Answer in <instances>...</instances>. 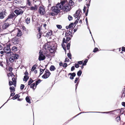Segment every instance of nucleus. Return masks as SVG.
I'll return each instance as SVG.
<instances>
[{"label":"nucleus","mask_w":125,"mask_h":125,"mask_svg":"<svg viewBox=\"0 0 125 125\" xmlns=\"http://www.w3.org/2000/svg\"><path fill=\"white\" fill-rule=\"evenodd\" d=\"M72 9L71 7L68 4H66L64 6H63L62 9L65 11L67 12L70 10Z\"/></svg>","instance_id":"nucleus-1"},{"label":"nucleus","mask_w":125,"mask_h":125,"mask_svg":"<svg viewBox=\"0 0 125 125\" xmlns=\"http://www.w3.org/2000/svg\"><path fill=\"white\" fill-rule=\"evenodd\" d=\"M51 74V73L49 70L47 69H46L45 71V73L42 76V77L44 79H46L48 78Z\"/></svg>","instance_id":"nucleus-2"},{"label":"nucleus","mask_w":125,"mask_h":125,"mask_svg":"<svg viewBox=\"0 0 125 125\" xmlns=\"http://www.w3.org/2000/svg\"><path fill=\"white\" fill-rule=\"evenodd\" d=\"M125 108H121L120 109H119V110L116 109L115 110L113 111H112L109 112H87L88 113H106V114H108L110 113V112H113L115 111H118L119 110H120V113H121V112L122 111L124 110Z\"/></svg>","instance_id":"nucleus-3"},{"label":"nucleus","mask_w":125,"mask_h":125,"mask_svg":"<svg viewBox=\"0 0 125 125\" xmlns=\"http://www.w3.org/2000/svg\"><path fill=\"white\" fill-rule=\"evenodd\" d=\"M38 12L40 14L42 15H44L45 13V9L42 6H40Z\"/></svg>","instance_id":"nucleus-4"},{"label":"nucleus","mask_w":125,"mask_h":125,"mask_svg":"<svg viewBox=\"0 0 125 125\" xmlns=\"http://www.w3.org/2000/svg\"><path fill=\"white\" fill-rule=\"evenodd\" d=\"M39 53L40 55L38 58L39 60L40 61L44 60L46 58L45 56L42 54V52L40 51Z\"/></svg>","instance_id":"nucleus-5"},{"label":"nucleus","mask_w":125,"mask_h":125,"mask_svg":"<svg viewBox=\"0 0 125 125\" xmlns=\"http://www.w3.org/2000/svg\"><path fill=\"white\" fill-rule=\"evenodd\" d=\"M15 16H16V15L13 12L11 14H10L8 15L7 18L4 21V22H6L8 21L9 19H12Z\"/></svg>","instance_id":"nucleus-6"},{"label":"nucleus","mask_w":125,"mask_h":125,"mask_svg":"<svg viewBox=\"0 0 125 125\" xmlns=\"http://www.w3.org/2000/svg\"><path fill=\"white\" fill-rule=\"evenodd\" d=\"M6 13V10H4V11L2 10V11L0 12V19H3L5 16V13Z\"/></svg>","instance_id":"nucleus-7"},{"label":"nucleus","mask_w":125,"mask_h":125,"mask_svg":"<svg viewBox=\"0 0 125 125\" xmlns=\"http://www.w3.org/2000/svg\"><path fill=\"white\" fill-rule=\"evenodd\" d=\"M10 25L8 23H5L2 27V28L3 30L6 29Z\"/></svg>","instance_id":"nucleus-8"},{"label":"nucleus","mask_w":125,"mask_h":125,"mask_svg":"<svg viewBox=\"0 0 125 125\" xmlns=\"http://www.w3.org/2000/svg\"><path fill=\"white\" fill-rule=\"evenodd\" d=\"M68 75H70L71 76L70 77V79L71 80H73L74 79V78L75 77L76 74L75 73H70L68 74Z\"/></svg>","instance_id":"nucleus-9"},{"label":"nucleus","mask_w":125,"mask_h":125,"mask_svg":"<svg viewBox=\"0 0 125 125\" xmlns=\"http://www.w3.org/2000/svg\"><path fill=\"white\" fill-rule=\"evenodd\" d=\"M73 30V29L72 28L71 31H70V30H67V32H66L65 33V36L68 37L70 35V34H72Z\"/></svg>","instance_id":"nucleus-10"},{"label":"nucleus","mask_w":125,"mask_h":125,"mask_svg":"<svg viewBox=\"0 0 125 125\" xmlns=\"http://www.w3.org/2000/svg\"><path fill=\"white\" fill-rule=\"evenodd\" d=\"M80 112V113H79V114H77V115H76L75 116H74L73 117H72V118H71V119L70 120H68L67 122H66L65 123V124H67L68 123L69 121H70L71 120H72L73 118H74L75 117H76V116H77L78 115H79L80 114H81L82 113H88V112Z\"/></svg>","instance_id":"nucleus-11"},{"label":"nucleus","mask_w":125,"mask_h":125,"mask_svg":"<svg viewBox=\"0 0 125 125\" xmlns=\"http://www.w3.org/2000/svg\"><path fill=\"white\" fill-rule=\"evenodd\" d=\"M55 47L53 46L52 48H50L49 50L50 52L51 53H53L55 51Z\"/></svg>","instance_id":"nucleus-12"},{"label":"nucleus","mask_w":125,"mask_h":125,"mask_svg":"<svg viewBox=\"0 0 125 125\" xmlns=\"http://www.w3.org/2000/svg\"><path fill=\"white\" fill-rule=\"evenodd\" d=\"M64 43H67V42H66L65 38H63L62 40V41L61 44V45L62 47H65V46L64 44Z\"/></svg>","instance_id":"nucleus-13"},{"label":"nucleus","mask_w":125,"mask_h":125,"mask_svg":"<svg viewBox=\"0 0 125 125\" xmlns=\"http://www.w3.org/2000/svg\"><path fill=\"white\" fill-rule=\"evenodd\" d=\"M52 11L57 14L60 11V10H59L58 8L55 7V9H54Z\"/></svg>","instance_id":"nucleus-14"},{"label":"nucleus","mask_w":125,"mask_h":125,"mask_svg":"<svg viewBox=\"0 0 125 125\" xmlns=\"http://www.w3.org/2000/svg\"><path fill=\"white\" fill-rule=\"evenodd\" d=\"M81 12V10L80 9H79L78 10L76 11L75 13V15L77 16H78L80 13V12Z\"/></svg>","instance_id":"nucleus-15"},{"label":"nucleus","mask_w":125,"mask_h":125,"mask_svg":"<svg viewBox=\"0 0 125 125\" xmlns=\"http://www.w3.org/2000/svg\"><path fill=\"white\" fill-rule=\"evenodd\" d=\"M22 32L19 29H18V32L17 34V36L18 37L21 36L22 34Z\"/></svg>","instance_id":"nucleus-16"},{"label":"nucleus","mask_w":125,"mask_h":125,"mask_svg":"<svg viewBox=\"0 0 125 125\" xmlns=\"http://www.w3.org/2000/svg\"><path fill=\"white\" fill-rule=\"evenodd\" d=\"M52 34V31L50 30L46 34V36L47 37L50 36Z\"/></svg>","instance_id":"nucleus-17"},{"label":"nucleus","mask_w":125,"mask_h":125,"mask_svg":"<svg viewBox=\"0 0 125 125\" xmlns=\"http://www.w3.org/2000/svg\"><path fill=\"white\" fill-rule=\"evenodd\" d=\"M26 102L30 104L31 103V100L28 96L26 97L25 98Z\"/></svg>","instance_id":"nucleus-18"},{"label":"nucleus","mask_w":125,"mask_h":125,"mask_svg":"<svg viewBox=\"0 0 125 125\" xmlns=\"http://www.w3.org/2000/svg\"><path fill=\"white\" fill-rule=\"evenodd\" d=\"M7 47L6 48L5 47L3 49L4 50H6V51H11V49L10 48V46L9 45H7Z\"/></svg>","instance_id":"nucleus-19"},{"label":"nucleus","mask_w":125,"mask_h":125,"mask_svg":"<svg viewBox=\"0 0 125 125\" xmlns=\"http://www.w3.org/2000/svg\"><path fill=\"white\" fill-rule=\"evenodd\" d=\"M20 97V96L18 94H17L15 95L12 98L13 100H14Z\"/></svg>","instance_id":"nucleus-20"},{"label":"nucleus","mask_w":125,"mask_h":125,"mask_svg":"<svg viewBox=\"0 0 125 125\" xmlns=\"http://www.w3.org/2000/svg\"><path fill=\"white\" fill-rule=\"evenodd\" d=\"M34 81L31 78H30L28 82V85H31L32 83Z\"/></svg>","instance_id":"nucleus-21"},{"label":"nucleus","mask_w":125,"mask_h":125,"mask_svg":"<svg viewBox=\"0 0 125 125\" xmlns=\"http://www.w3.org/2000/svg\"><path fill=\"white\" fill-rule=\"evenodd\" d=\"M19 42V41L17 39H14L13 40V43L15 44H18Z\"/></svg>","instance_id":"nucleus-22"},{"label":"nucleus","mask_w":125,"mask_h":125,"mask_svg":"<svg viewBox=\"0 0 125 125\" xmlns=\"http://www.w3.org/2000/svg\"><path fill=\"white\" fill-rule=\"evenodd\" d=\"M68 4L71 6L73 5L74 4V3L72 0H70Z\"/></svg>","instance_id":"nucleus-23"},{"label":"nucleus","mask_w":125,"mask_h":125,"mask_svg":"<svg viewBox=\"0 0 125 125\" xmlns=\"http://www.w3.org/2000/svg\"><path fill=\"white\" fill-rule=\"evenodd\" d=\"M30 9L31 10H36L37 9V6L36 5L35 6H31V7Z\"/></svg>","instance_id":"nucleus-24"},{"label":"nucleus","mask_w":125,"mask_h":125,"mask_svg":"<svg viewBox=\"0 0 125 125\" xmlns=\"http://www.w3.org/2000/svg\"><path fill=\"white\" fill-rule=\"evenodd\" d=\"M62 7L61 3H59L56 5V8H59L60 9H62Z\"/></svg>","instance_id":"nucleus-25"},{"label":"nucleus","mask_w":125,"mask_h":125,"mask_svg":"<svg viewBox=\"0 0 125 125\" xmlns=\"http://www.w3.org/2000/svg\"><path fill=\"white\" fill-rule=\"evenodd\" d=\"M55 69V67L53 65H51L50 68V70L51 71H54Z\"/></svg>","instance_id":"nucleus-26"},{"label":"nucleus","mask_w":125,"mask_h":125,"mask_svg":"<svg viewBox=\"0 0 125 125\" xmlns=\"http://www.w3.org/2000/svg\"><path fill=\"white\" fill-rule=\"evenodd\" d=\"M9 89L10 90V92L11 93L12 92H14L15 91V88L13 86L10 87Z\"/></svg>","instance_id":"nucleus-27"},{"label":"nucleus","mask_w":125,"mask_h":125,"mask_svg":"<svg viewBox=\"0 0 125 125\" xmlns=\"http://www.w3.org/2000/svg\"><path fill=\"white\" fill-rule=\"evenodd\" d=\"M45 68L43 69H42L41 68H40V75H39V77H40V76L42 74V73H43V72H44V71L45 70Z\"/></svg>","instance_id":"nucleus-28"},{"label":"nucleus","mask_w":125,"mask_h":125,"mask_svg":"<svg viewBox=\"0 0 125 125\" xmlns=\"http://www.w3.org/2000/svg\"><path fill=\"white\" fill-rule=\"evenodd\" d=\"M37 66V65L36 64L34 65L31 68V71H34L36 69Z\"/></svg>","instance_id":"nucleus-29"},{"label":"nucleus","mask_w":125,"mask_h":125,"mask_svg":"<svg viewBox=\"0 0 125 125\" xmlns=\"http://www.w3.org/2000/svg\"><path fill=\"white\" fill-rule=\"evenodd\" d=\"M42 81L40 79H39L37 81H36L35 82V84H36V86L38 84L40 83Z\"/></svg>","instance_id":"nucleus-30"},{"label":"nucleus","mask_w":125,"mask_h":125,"mask_svg":"<svg viewBox=\"0 0 125 125\" xmlns=\"http://www.w3.org/2000/svg\"><path fill=\"white\" fill-rule=\"evenodd\" d=\"M29 77L28 76H26V75H25L24 77V78L23 79V80L25 81L26 82L27 81V80L29 79Z\"/></svg>","instance_id":"nucleus-31"},{"label":"nucleus","mask_w":125,"mask_h":125,"mask_svg":"<svg viewBox=\"0 0 125 125\" xmlns=\"http://www.w3.org/2000/svg\"><path fill=\"white\" fill-rule=\"evenodd\" d=\"M30 18L29 17H28L25 20V22L27 24H28L30 22Z\"/></svg>","instance_id":"nucleus-32"},{"label":"nucleus","mask_w":125,"mask_h":125,"mask_svg":"<svg viewBox=\"0 0 125 125\" xmlns=\"http://www.w3.org/2000/svg\"><path fill=\"white\" fill-rule=\"evenodd\" d=\"M14 12L17 15L21 14L19 12V10H18L16 9L14 11Z\"/></svg>","instance_id":"nucleus-33"},{"label":"nucleus","mask_w":125,"mask_h":125,"mask_svg":"<svg viewBox=\"0 0 125 125\" xmlns=\"http://www.w3.org/2000/svg\"><path fill=\"white\" fill-rule=\"evenodd\" d=\"M82 73V72L81 70H80L78 71L77 72V75L79 76H80Z\"/></svg>","instance_id":"nucleus-34"},{"label":"nucleus","mask_w":125,"mask_h":125,"mask_svg":"<svg viewBox=\"0 0 125 125\" xmlns=\"http://www.w3.org/2000/svg\"><path fill=\"white\" fill-rule=\"evenodd\" d=\"M15 60V58L14 57V56H11L9 58V61L11 62V61H12V62H12L14 61Z\"/></svg>","instance_id":"nucleus-35"},{"label":"nucleus","mask_w":125,"mask_h":125,"mask_svg":"<svg viewBox=\"0 0 125 125\" xmlns=\"http://www.w3.org/2000/svg\"><path fill=\"white\" fill-rule=\"evenodd\" d=\"M70 42H70L69 43H68L66 45V47L67 48V49L68 50H69L70 49Z\"/></svg>","instance_id":"nucleus-36"},{"label":"nucleus","mask_w":125,"mask_h":125,"mask_svg":"<svg viewBox=\"0 0 125 125\" xmlns=\"http://www.w3.org/2000/svg\"><path fill=\"white\" fill-rule=\"evenodd\" d=\"M35 85H36L35 83H34L32 84H31V85L30 87L31 88H32L34 90L35 89H34V86H35Z\"/></svg>","instance_id":"nucleus-37"},{"label":"nucleus","mask_w":125,"mask_h":125,"mask_svg":"<svg viewBox=\"0 0 125 125\" xmlns=\"http://www.w3.org/2000/svg\"><path fill=\"white\" fill-rule=\"evenodd\" d=\"M11 50L12 51L15 52L17 51V48L16 47L13 46Z\"/></svg>","instance_id":"nucleus-38"},{"label":"nucleus","mask_w":125,"mask_h":125,"mask_svg":"<svg viewBox=\"0 0 125 125\" xmlns=\"http://www.w3.org/2000/svg\"><path fill=\"white\" fill-rule=\"evenodd\" d=\"M80 18V17H78L77 19V20L75 21V22H74V24H76L78 23V21L79 20Z\"/></svg>","instance_id":"nucleus-39"},{"label":"nucleus","mask_w":125,"mask_h":125,"mask_svg":"<svg viewBox=\"0 0 125 125\" xmlns=\"http://www.w3.org/2000/svg\"><path fill=\"white\" fill-rule=\"evenodd\" d=\"M122 95H123L124 94H125L124 97H125V87L123 89L122 92Z\"/></svg>","instance_id":"nucleus-40"},{"label":"nucleus","mask_w":125,"mask_h":125,"mask_svg":"<svg viewBox=\"0 0 125 125\" xmlns=\"http://www.w3.org/2000/svg\"><path fill=\"white\" fill-rule=\"evenodd\" d=\"M88 60L87 59H85L83 63V64L84 65H86V63L88 62Z\"/></svg>","instance_id":"nucleus-41"},{"label":"nucleus","mask_w":125,"mask_h":125,"mask_svg":"<svg viewBox=\"0 0 125 125\" xmlns=\"http://www.w3.org/2000/svg\"><path fill=\"white\" fill-rule=\"evenodd\" d=\"M46 44L45 46L44 47V48L45 49H48L49 50L50 48L49 47V46L48 44L46 45Z\"/></svg>","instance_id":"nucleus-42"},{"label":"nucleus","mask_w":125,"mask_h":125,"mask_svg":"<svg viewBox=\"0 0 125 125\" xmlns=\"http://www.w3.org/2000/svg\"><path fill=\"white\" fill-rule=\"evenodd\" d=\"M68 19L69 21H71L73 20L72 17L70 15H69L68 17Z\"/></svg>","instance_id":"nucleus-43"},{"label":"nucleus","mask_w":125,"mask_h":125,"mask_svg":"<svg viewBox=\"0 0 125 125\" xmlns=\"http://www.w3.org/2000/svg\"><path fill=\"white\" fill-rule=\"evenodd\" d=\"M67 56L70 59H72V55L70 52H69V53H67Z\"/></svg>","instance_id":"nucleus-44"},{"label":"nucleus","mask_w":125,"mask_h":125,"mask_svg":"<svg viewBox=\"0 0 125 125\" xmlns=\"http://www.w3.org/2000/svg\"><path fill=\"white\" fill-rule=\"evenodd\" d=\"M65 0H63L62 1H61L60 3L62 5V6H63V5H64L65 3Z\"/></svg>","instance_id":"nucleus-45"},{"label":"nucleus","mask_w":125,"mask_h":125,"mask_svg":"<svg viewBox=\"0 0 125 125\" xmlns=\"http://www.w3.org/2000/svg\"><path fill=\"white\" fill-rule=\"evenodd\" d=\"M19 57V55L18 54H15L14 57L15 58V59H18Z\"/></svg>","instance_id":"nucleus-46"},{"label":"nucleus","mask_w":125,"mask_h":125,"mask_svg":"<svg viewBox=\"0 0 125 125\" xmlns=\"http://www.w3.org/2000/svg\"><path fill=\"white\" fill-rule=\"evenodd\" d=\"M116 120L117 122H118L120 120V116H119L117 117L116 118Z\"/></svg>","instance_id":"nucleus-47"},{"label":"nucleus","mask_w":125,"mask_h":125,"mask_svg":"<svg viewBox=\"0 0 125 125\" xmlns=\"http://www.w3.org/2000/svg\"><path fill=\"white\" fill-rule=\"evenodd\" d=\"M73 23L72 22L69 24L68 26L69 29H70L71 28L73 27Z\"/></svg>","instance_id":"nucleus-48"},{"label":"nucleus","mask_w":125,"mask_h":125,"mask_svg":"<svg viewBox=\"0 0 125 125\" xmlns=\"http://www.w3.org/2000/svg\"><path fill=\"white\" fill-rule=\"evenodd\" d=\"M18 10L21 14L22 15L23 13L24 10H22L21 9H19Z\"/></svg>","instance_id":"nucleus-49"},{"label":"nucleus","mask_w":125,"mask_h":125,"mask_svg":"<svg viewBox=\"0 0 125 125\" xmlns=\"http://www.w3.org/2000/svg\"><path fill=\"white\" fill-rule=\"evenodd\" d=\"M98 50V49L96 47H95L93 50V52H96Z\"/></svg>","instance_id":"nucleus-50"},{"label":"nucleus","mask_w":125,"mask_h":125,"mask_svg":"<svg viewBox=\"0 0 125 125\" xmlns=\"http://www.w3.org/2000/svg\"><path fill=\"white\" fill-rule=\"evenodd\" d=\"M71 38L70 37H67L66 38V42H69L70 40H71Z\"/></svg>","instance_id":"nucleus-51"},{"label":"nucleus","mask_w":125,"mask_h":125,"mask_svg":"<svg viewBox=\"0 0 125 125\" xmlns=\"http://www.w3.org/2000/svg\"><path fill=\"white\" fill-rule=\"evenodd\" d=\"M24 87H25V85L24 84H21V86H20V89L21 90L23 89H24Z\"/></svg>","instance_id":"nucleus-52"},{"label":"nucleus","mask_w":125,"mask_h":125,"mask_svg":"<svg viewBox=\"0 0 125 125\" xmlns=\"http://www.w3.org/2000/svg\"><path fill=\"white\" fill-rule=\"evenodd\" d=\"M57 27L58 29H61L62 28V26L61 25H57Z\"/></svg>","instance_id":"nucleus-53"},{"label":"nucleus","mask_w":125,"mask_h":125,"mask_svg":"<svg viewBox=\"0 0 125 125\" xmlns=\"http://www.w3.org/2000/svg\"><path fill=\"white\" fill-rule=\"evenodd\" d=\"M83 61H79L77 62L78 63V64L81 65L83 64Z\"/></svg>","instance_id":"nucleus-54"},{"label":"nucleus","mask_w":125,"mask_h":125,"mask_svg":"<svg viewBox=\"0 0 125 125\" xmlns=\"http://www.w3.org/2000/svg\"><path fill=\"white\" fill-rule=\"evenodd\" d=\"M13 83L12 82L9 80V86H10L12 85Z\"/></svg>","instance_id":"nucleus-55"},{"label":"nucleus","mask_w":125,"mask_h":125,"mask_svg":"<svg viewBox=\"0 0 125 125\" xmlns=\"http://www.w3.org/2000/svg\"><path fill=\"white\" fill-rule=\"evenodd\" d=\"M12 82L15 83H16V81L15 78H13L12 79Z\"/></svg>","instance_id":"nucleus-56"},{"label":"nucleus","mask_w":125,"mask_h":125,"mask_svg":"<svg viewBox=\"0 0 125 125\" xmlns=\"http://www.w3.org/2000/svg\"><path fill=\"white\" fill-rule=\"evenodd\" d=\"M13 70L12 67H10L9 68V71L10 72H11Z\"/></svg>","instance_id":"nucleus-57"},{"label":"nucleus","mask_w":125,"mask_h":125,"mask_svg":"<svg viewBox=\"0 0 125 125\" xmlns=\"http://www.w3.org/2000/svg\"><path fill=\"white\" fill-rule=\"evenodd\" d=\"M42 35V34H41V32H39L37 34V36L38 37L39 36V39L41 38V36Z\"/></svg>","instance_id":"nucleus-58"},{"label":"nucleus","mask_w":125,"mask_h":125,"mask_svg":"<svg viewBox=\"0 0 125 125\" xmlns=\"http://www.w3.org/2000/svg\"><path fill=\"white\" fill-rule=\"evenodd\" d=\"M67 66V64L66 63H64L63 65V67L66 68Z\"/></svg>","instance_id":"nucleus-59"},{"label":"nucleus","mask_w":125,"mask_h":125,"mask_svg":"<svg viewBox=\"0 0 125 125\" xmlns=\"http://www.w3.org/2000/svg\"><path fill=\"white\" fill-rule=\"evenodd\" d=\"M79 79V78L78 77H76L75 78V79L74 81V83H76L77 82V81H78V80Z\"/></svg>","instance_id":"nucleus-60"},{"label":"nucleus","mask_w":125,"mask_h":125,"mask_svg":"<svg viewBox=\"0 0 125 125\" xmlns=\"http://www.w3.org/2000/svg\"><path fill=\"white\" fill-rule=\"evenodd\" d=\"M75 67L76 68H78L79 67V65L78 64L75 63Z\"/></svg>","instance_id":"nucleus-61"},{"label":"nucleus","mask_w":125,"mask_h":125,"mask_svg":"<svg viewBox=\"0 0 125 125\" xmlns=\"http://www.w3.org/2000/svg\"><path fill=\"white\" fill-rule=\"evenodd\" d=\"M75 69L74 67V66H73L71 68V71H73Z\"/></svg>","instance_id":"nucleus-62"},{"label":"nucleus","mask_w":125,"mask_h":125,"mask_svg":"<svg viewBox=\"0 0 125 125\" xmlns=\"http://www.w3.org/2000/svg\"><path fill=\"white\" fill-rule=\"evenodd\" d=\"M69 61V60L67 58H66L65 59V60L64 61V62H68Z\"/></svg>","instance_id":"nucleus-63"},{"label":"nucleus","mask_w":125,"mask_h":125,"mask_svg":"<svg viewBox=\"0 0 125 125\" xmlns=\"http://www.w3.org/2000/svg\"><path fill=\"white\" fill-rule=\"evenodd\" d=\"M122 105L125 107V102H122Z\"/></svg>","instance_id":"nucleus-64"}]
</instances>
